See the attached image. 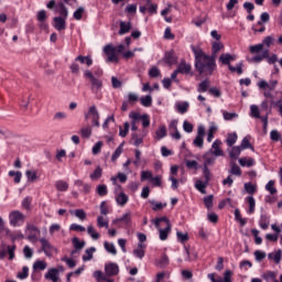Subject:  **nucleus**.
I'll return each mask as SVG.
<instances>
[{
    "label": "nucleus",
    "mask_w": 282,
    "mask_h": 282,
    "mask_svg": "<svg viewBox=\"0 0 282 282\" xmlns=\"http://www.w3.org/2000/svg\"><path fill=\"white\" fill-rule=\"evenodd\" d=\"M29 182H34L36 180V171L29 170L25 172Z\"/></svg>",
    "instance_id": "64"
},
{
    "label": "nucleus",
    "mask_w": 282,
    "mask_h": 282,
    "mask_svg": "<svg viewBox=\"0 0 282 282\" xmlns=\"http://www.w3.org/2000/svg\"><path fill=\"white\" fill-rule=\"evenodd\" d=\"M276 80H271L270 83L265 80H260L258 83V87L259 89H268L269 91H274V89L276 88Z\"/></svg>",
    "instance_id": "13"
},
{
    "label": "nucleus",
    "mask_w": 282,
    "mask_h": 282,
    "mask_svg": "<svg viewBox=\"0 0 282 282\" xmlns=\"http://www.w3.org/2000/svg\"><path fill=\"white\" fill-rule=\"evenodd\" d=\"M245 189L247 191V193L249 195H254V193H257V187L254 185H252V183H246Z\"/></svg>",
    "instance_id": "58"
},
{
    "label": "nucleus",
    "mask_w": 282,
    "mask_h": 282,
    "mask_svg": "<svg viewBox=\"0 0 282 282\" xmlns=\"http://www.w3.org/2000/svg\"><path fill=\"white\" fill-rule=\"evenodd\" d=\"M239 164L240 166H247L248 169H250V166H254V159L241 158L239 159Z\"/></svg>",
    "instance_id": "30"
},
{
    "label": "nucleus",
    "mask_w": 282,
    "mask_h": 282,
    "mask_svg": "<svg viewBox=\"0 0 282 282\" xmlns=\"http://www.w3.org/2000/svg\"><path fill=\"white\" fill-rule=\"evenodd\" d=\"M84 76L85 78H88V80H90V89L95 94V96H99L100 91H102V79L94 76V73H91V70H85Z\"/></svg>",
    "instance_id": "3"
},
{
    "label": "nucleus",
    "mask_w": 282,
    "mask_h": 282,
    "mask_svg": "<svg viewBox=\"0 0 282 282\" xmlns=\"http://www.w3.org/2000/svg\"><path fill=\"white\" fill-rule=\"evenodd\" d=\"M40 243L42 246L44 254H46V257H52V252H54V247L52 246V243H50V240L41 238Z\"/></svg>",
    "instance_id": "9"
},
{
    "label": "nucleus",
    "mask_w": 282,
    "mask_h": 282,
    "mask_svg": "<svg viewBox=\"0 0 282 282\" xmlns=\"http://www.w3.org/2000/svg\"><path fill=\"white\" fill-rule=\"evenodd\" d=\"M104 248L110 254H118V250H116V246L113 243H109L108 241L104 242Z\"/></svg>",
    "instance_id": "37"
},
{
    "label": "nucleus",
    "mask_w": 282,
    "mask_h": 282,
    "mask_svg": "<svg viewBox=\"0 0 282 282\" xmlns=\"http://www.w3.org/2000/svg\"><path fill=\"white\" fill-rule=\"evenodd\" d=\"M26 232L29 241H39V237L41 236V229H39V227L28 224Z\"/></svg>",
    "instance_id": "6"
},
{
    "label": "nucleus",
    "mask_w": 282,
    "mask_h": 282,
    "mask_svg": "<svg viewBox=\"0 0 282 282\" xmlns=\"http://www.w3.org/2000/svg\"><path fill=\"white\" fill-rule=\"evenodd\" d=\"M156 140H162L163 138H166V126H160L159 129L155 132Z\"/></svg>",
    "instance_id": "32"
},
{
    "label": "nucleus",
    "mask_w": 282,
    "mask_h": 282,
    "mask_svg": "<svg viewBox=\"0 0 282 282\" xmlns=\"http://www.w3.org/2000/svg\"><path fill=\"white\" fill-rule=\"evenodd\" d=\"M204 204L208 210L213 208V195L204 197Z\"/></svg>",
    "instance_id": "63"
},
{
    "label": "nucleus",
    "mask_w": 282,
    "mask_h": 282,
    "mask_svg": "<svg viewBox=\"0 0 282 282\" xmlns=\"http://www.w3.org/2000/svg\"><path fill=\"white\" fill-rule=\"evenodd\" d=\"M261 44L263 45V47H270L271 45H274V37L272 35H269L264 37Z\"/></svg>",
    "instance_id": "54"
},
{
    "label": "nucleus",
    "mask_w": 282,
    "mask_h": 282,
    "mask_svg": "<svg viewBox=\"0 0 282 282\" xmlns=\"http://www.w3.org/2000/svg\"><path fill=\"white\" fill-rule=\"evenodd\" d=\"M230 173H231V175L241 176V167H239V165H237V163H231Z\"/></svg>",
    "instance_id": "56"
},
{
    "label": "nucleus",
    "mask_w": 282,
    "mask_h": 282,
    "mask_svg": "<svg viewBox=\"0 0 282 282\" xmlns=\"http://www.w3.org/2000/svg\"><path fill=\"white\" fill-rule=\"evenodd\" d=\"M206 186H208V182L206 181L198 180L195 183V188L199 191V193H202L203 195H206Z\"/></svg>",
    "instance_id": "22"
},
{
    "label": "nucleus",
    "mask_w": 282,
    "mask_h": 282,
    "mask_svg": "<svg viewBox=\"0 0 282 282\" xmlns=\"http://www.w3.org/2000/svg\"><path fill=\"white\" fill-rule=\"evenodd\" d=\"M142 107H151L153 105V98L151 95L144 96L140 98Z\"/></svg>",
    "instance_id": "39"
},
{
    "label": "nucleus",
    "mask_w": 282,
    "mask_h": 282,
    "mask_svg": "<svg viewBox=\"0 0 282 282\" xmlns=\"http://www.w3.org/2000/svg\"><path fill=\"white\" fill-rule=\"evenodd\" d=\"M237 139H238V137H237L236 132L229 133L227 137V140H226V144L228 147H232L236 144Z\"/></svg>",
    "instance_id": "38"
},
{
    "label": "nucleus",
    "mask_w": 282,
    "mask_h": 282,
    "mask_svg": "<svg viewBox=\"0 0 282 282\" xmlns=\"http://www.w3.org/2000/svg\"><path fill=\"white\" fill-rule=\"evenodd\" d=\"M224 50V43L221 42H213L212 44V57L217 58V54Z\"/></svg>",
    "instance_id": "16"
},
{
    "label": "nucleus",
    "mask_w": 282,
    "mask_h": 282,
    "mask_svg": "<svg viewBox=\"0 0 282 282\" xmlns=\"http://www.w3.org/2000/svg\"><path fill=\"white\" fill-rule=\"evenodd\" d=\"M203 177L204 182L210 183V180L213 178V174L210 173V170L208 167L203 166Z\"/></svg>",
    "instance_id": "49"
},
{
    "label": "nucleus",
    "mask_w": 282,
    "mask_h": 282,
    "mask_svg": "<svg viewBox=\"0 0 282 282\" xmlns=\"http://www.w3.org/2000/svg\"><path fill=\"white\" fill-rule=\"evenodd\" d=\"M259 226L260 228H262V230H268L270 226V218L267 215L262 214L260 217Z\"/></svg>",
    "instance_id": "24"
},
{
    "label": "nucleus",
    "mask_w": 282,
    "mask_h": 282,
    "mask_svg": "<svg viewBox=\"0 0 282 282\" xmlns=\"http://www.w3.org/2000/svg\"><path fill=\"white\" fill-rule=\"evenodd\" d=\"M54 28L57 30V32H63L66 28V22L63 17H56L54 18Z\"/></svg>",
    "instance_id": "15"
},
{
    "label": "nucleus",
    "mask_w": 282,
    "mask_h": 282,
    "mask_svg": "<svg viewBox=\"0 0 282 282\" xmlns=\"http://www.w3.org/2000/svg\"><path fill=\"white\" fill-rule=\"evenodd\" d=\"M247 202L249 204L248 214L252 215L254 213V208L257 206V202L254 200V197H252V196H248L247 197Z\"/></svg>",
    "instance_id": "36"
},
{
    "label": "nucleus",
    "mask_w": 282,
    "mask_h": 282,
    "mask_svg": "<svg viewBox=\"0 0 282 282\" xmlns=\"http://www.w3.org/2000/svg\"><path fill=\"white\" fill-rule=\"evenodd\" d=\"M116 202L119 206H127V203L129 202V196L124 194V192H119L116 196Z\"/></svg>",
    "instance_id": "17"
},
{
    "label": "nucleus",
    "mask_w": 282,
    "mask_h": 282,
    "mask_svg": "<svg viewBox=\"0 0 282 282\" xmlns=\"http://www.w3.org/2000/svg\"><path fill=\"white\" fill-rule=\"evenodd\" d=\"M250 111H251V113H250L251 118H257V119L261 118V112L259 111V106L251 105Z\"/></svg>",
    "instance_id": "42"
},
{
    "label": "nucleus",
    "mask_w": 282,
    "mask_h": 282,
    "mask_svg": "<svg viewBox=\"0 0 282 282\" xmlns=\"http://www.w3.org/2000/svg\"><path fill=\"white\" fill-rule=\"evenodd\" d=\"M195 56V67L198 74H205V76H213V72L217 69V63H215V57L208 56L200 48L193 47Z\"/></svg>",
    "instance_id": "1"
},
{
    "label": "nucleus",
    "mask_w": 282,
    "mask_h": 282,
    "mask_svg": "<svg viewBox=\"0 0 282 282\" xmlns=\"http://www.w3.org/2000/svg\"><path fill=\"white\" fill-rule=\"evenodd\" d=\"M203 160H204L203 166L208 169V166H214V165H215V162H216V160H217V156H215V155H214L213 153H210V152H206V153L203 155Z\"/></svg>",
    "instance_id": "11"
},
{
    "label": "nucleus",
    "mask_w": 282,
    "mask_h": 282,
    "mask_svg": "<svg viewBox=\"0 0 282 282\" xmlns=\"http://www.w3.org/2000/svg\"><path fill=\"white\" fill-rule=\"evenodd\" d=\"M72 243L75 248V250H83L85 248V241H80V239H78V237H74L72 239Z\"/></svg>",
    "instance_id": "33"
},
{
    "label": "nucleus",
    "mask_w": 282,
    "mask_h": 282,
    "mask_svg": "<svg viewBox=\"0 0 282 282\" xmlns=\"http://www.w3.org/2000/svg\"><path fill=\"white\" fill-rule=\"evenodd\" d=\"M241 151H242L241 147H239V145L238 147H232L230 152H229V158L231 160H237L239 158V155H241Z\"/></svg>",
    "instance_id": "25"
},
{
    "label": "nucleus",
    "mask_w": 282,
    "mask_h": 282,
    "mask_svg": "<svg viewBox=\"0 0 282 282\" xmlns=\"http://www.w3.org/2000/svg\"><path fill=\"white\" fill-rule=\"evenodd\" d=\"M82 138H91V128L90 126H86L80 129Z\"/></svg>",
    "instance_id": "51"
},
{
    "label": "nucleus",
    "mask_w": 282,
    "mask_h": 282,
    "mask_svg": "<svg viewBox=\"0 0 282 282\" xmlns=\"http://www.w3.org/2000/svg\"><path fill=\"white\" fill-rule=\"evenodd\" d=\"M75 61L82 63V65H87V67H91V65H94V59H91L90 56L79 55L75 58Z\"/></svg>",
    "instance_id": "20"
},
{
    "label": "nucleus",
    "mask_w": 282,
    "mask_h": 282,
    "mask_svg": "<svg viewBox=\"0 0 282 282\" xmlns=\"http://www.w3.org/2000/svg\"><path fill=\"white\" fill-rule=\"evenodd\" d=\"M161 241H166L169 239V232H171V225L165 226L164 229H159Z\"/></svg>",
    "instance_id": "28"
},
{
    "label": "nucleus",
    "mask_w": 282,
    "mask_h": 282,
    "mask_svg": "<svg viewBox=\"0 0 282 282\" xmlns=\"http://www.w3.org/2000/svg\"><path fill=\"white\" fill-rule=\"evenodd\" d=\"M94 276L97 282H113V280L107 279V275L102 271H95Z\"/></svg>",
    "instance_id": "26"
},
{
    "label": "nucleus",
    "mask_w": 282,
    "mask_h": 282,
    "mask_svg": "<svg viewBox=\"0 0 282 282\" xmlns=\"http://www.w3.org/2000/svg\"><path fill=\"white\" fill-rule=\"evenodd\" d=\"M210 87V82L208 79L203 80L198 87H197V91L198 94H206V91H208V88Z\"/></svg>",
    "instance_id": "23"
},
{
    "label": "nucleus",
    "mask_w": 282,
    "mask_h": 282,
    "mask_svg": "<svg viewBox=\"0 0 282 282\" xmlns=\"http://www.w3.org/2000/svg\"><path fill=\"white\" fill-rule=\"evenodd\" d=\"M232 61H237V56L231 55V54H229V53H223V54L219 56V62H220L223 65H228V67H230V63H232Z\"/></svg>",
    "instance_id": "14"
},
{
    "label": "nucleus",
    "mask_w": 282,
    "mask_h": 282,
    "mask_svg": "<svg viewBox=\"0 0 282 282\" xmlns=\"http://www.w3.org/2000/svg\"><path fill=\"white\" fill-rule=\"evenodd\" d=\"M269 259H273L274 263H281L282 251L279 249L276 252L268 254Z\"/></svg>",
    "instance_id": "34"
},
{
    "label": "nucleus",
    "mask_w": 282,
    "mask_h": 282,
    "mask_svg": "<svg viewBox=\"0 0 282 282\" xmlns=\"http://www.w3.org/2000/svg\"><path fill=\"white\" fill-rule=\"evenodd\" d=\"M144 180H150L151 182L153 180V172L151 171L141 172V181L144 182Z\"/></svg>",
    "instance_id": "60"
},
{
    "label": "nucleus",
    "mask_w": 282,
    "mask_h": 282,
    "mask_svg": "<svg viewBox=\"0 0 282 282\" xmlns=\"http://www.w3.org/2000/svg\"><path fill=\"white\" fill-rule=\"evenodd\" d=\"M53 120H56L57 122H61L62 120H67V115L65 112H56L53 116Z\"/></svg>",
    "instance_id": "61"
},
{
    "label": "nucleus",
    "mask_w": 282,
    "mask_h": 282,
    "mask_svg": "<svg viewBox=\"0 0 282 282\" xmlns=\"http://www.w3.org/2000/svg\"><path fill=\"white\" fill-rule=\"evenodd\" d=\"M48 232L51 236H54L55 232H61V225H58V224L51 225Z\"/></svg>",
    "instance_id": "62"
},
{
    "label": "nucleus",
    "mask_w": 282,
    "mask_h": 282,
    "mask_svg": "<svg viewBox=\"0 0 282 282\" xmlns=\"http://www.w3.org/2000/svg\"><path fill=\"white\" fill-rule=\"evenodd\" d=\"M87 234L89 235V237H91V239H94V241H98V239H100V234H98V231H96V228H94V226H88L87 227Z\"/></svg>",
    "instance_id": "29"
},
{
    "label": "nucleus",
    "mask_w": 282,
    "mask_h": 282,
    "mask_svg": "<svg viewBox=\"0 0 282 282\" xmlns=\"http://www.w3.org/2000/svg\"><path fill=\"white\" fill-rule=\"evenodd\" d=\"M94 252H96L95 247L86 249L85 254L83 256V261H91L94 259Z\"/></svg>",
    "instance_id": "27"
},
{
    "label": "nucleus",
    "mask_w": 282,
    "mask_h": 282,
    "mask_svg": "<svg viewBox=\"0 0 282 282\" xmlns=\"http://www.w3.org/2000/svg\"><path fill=\"white\" fill-rule=\"evenodd\" d=\"M9 177H14V184H21V177H23V173L10 171Z\"/></svg>",
    "instance_id": "41"
},
{
    "label": "nucleus",
    "mask_w": 282,
    "mask_h": 282,
    "mask_svg": "<svg viewBox=\"0 0 282 282\" xmlns=\"http://www.w3.org/2000/svg\"><path fill=\"white\" fill-rule=\"evenodd\" d=\"M265 191L270 192L271 195H276V187H274V181H269L265 185Z\"/></svg>",
    "instance_id": "53"
},
{
    "label": "nucleus",
    "mask_w": 282,
    "mask_h": 282,
    "mask_svg": "<svg viewBox=\"0 0 282 282\" xmlns=\"http://www.w3.org/2000/svg\"><path fill=\"white\" fill-rule=\"evenodd\" d=\"M138 100H139V97H138V95H135V93L128 94V101L127 102L129 105H135L138 102Z\"/></svg>",
    "instance_id": "57"
},
{
    "label": "nucleus",
    "mask_w": 282,
    "mask_h": 282,
    "mask_svg": "<svg viewBox=\"0 0 282 282\" xmlns=\"http://www.w3.org/2000/svg\"><path fill=\"white\" fill-rule=\"evenodd\" d=\"M102 177V167L97 166L94 173L90 174V180L93 182H96L97 180H100Z\"/></svg>",
    "instance_id": "31"
},
{
    "label": "nucleus",
    "mask_w": 282,
    "mask_h": 282,
    "mask_svg": "<svg viewBox=\"0 0 282 282\" xmlns=\"http://www.w3.org/2000/svg\"><path fill=\"white\" fill-rule=\"evenodd\" d=\"M243 64L242 63H239L237 64V66H232V65H229L228 69L231 70L232 73L237 72V74L239 76H241V74H243Z\"/></svg>",
    "instance_id": "46"
},
{
    "label": "nucleus",
    "mask_w": 282,
    "mask_h": 282,
    "mask_svg": "<svg viewBox=\"0 0 282 282\" xmlns=\"http://www.w3.org/2000/svg\"><path fill=\"white\" fill-rule=\"evenodd\" d=\"M178 113H186L188 111V102H181L176 105Z\"/></svg>",
    "instance_id": "55"
},
{
    "label": "nucleus",
    "mask_w": 282,
    "mask_h": 282,
    "mask_svg": "<svg viewBox=\"0 0 282 282\" xmlns=\"http://www.w3.org/2000/svg\"><path fill=\"white\" fill-rule=\"evenodd\" d=\"M221 142L219 140H215L212 144V149L207 153H212V155L216 158H223L224 150H221Z\"/></svg>",
    "instance_id": "8"
},
{
    "label": "nucleus",
    "mask_w": 282,
    "mask_h": 282,
    "mask_svg": "<svg viewBox=\"0 0 282 282\" xmlns=\"http://www.w3.org/2000/svg\"><path fill=\"white\" fill-rule=\"evenodd\" d=\"M97 226L98 228H109V220H106L102 216H98Z\"/></svg>",
    "instance_id": "45"
},
{
    "label": "nucleus",
    "mask_w": 282,
    "mask_h": 282,
    "mask_svg": "<svg viewBox=\"0 0 282 282\" xmlns=\"http://www.w3.org/2000/svg\"><path fill=\"white\" fill-rule=\"evenodd\" d=\"M131 219H132L131 212H128V213L123 214L122 217L113 219L112 224H113V226H118V224H120V221H122V224H124V226L127 228H131Z\"/></svg>",
    "instance_id": "7"
},
{
    "label": "nucleus",
    "mask_w": 282,
    "mask_h": 282,
    "mask_svg": "<svg viewBox=\"0 0 282 282\" xmlns=\"http://www.w3.org/2000/svg\"><path fill=\"white\" fill-rule=\"evenodd\" d=\"M104 52L108 56L107 57L108 63H118L119 61L118 54H122V52H124V45L120 44L118 46H113L111 44H107L104 47Z\"/></svg>",
    "instance_id": "2"
},
{
    "label": "nucleus",
    "mask_w": 282,
    "mask_h": 282,
    "mask_svg": "<svg viewBox=\"0 0 282 282\" xmlns=\"http://www.w3.org/2000/svg\"><path fill=\"white\" fill-rule=\"evenodd\" d=\"M108 193L109 191L107 189V185L102 184L97 186V194L99 197H105Z\"/></svg>",
    "instance_id": "47"
},
{
    "label": "nucleus",
    "mask_w": 282,
    "mask_h": 282,
    "mask_svg": "<svg viewBox=\"0 0 282 282\" xmlns=\"http://www.w3.org/2000/svg\"><path fill=\"white\" fill-rule=\"evenodd\" d=\"M57 191H61L62 193H65V191H67V188H69V184H67V182L65 181H57L55 184Z\"/></svg>",
    "instance_id": "43"
},
{
    "label": "nucleus",
    "mask_w": 282,
    "mask_h": 282,
    "mask_svg": "<svg viewBox=\"0 0 282 282\" xmlns=\"http://www.w3.org/2000/svg\"><path fill=\"white\" fill-rule=\"evenodd\" d=\"M44 276L53 282H58V269H50Z\"/></svg>",
    "instance_id": "21"
},
{
    "label": "nucleus",
    "mask_w": 282,
    "mask_h": 282,
    "mask_svg": "<svg viewBox=\"0 0 282 282\" xmlns=\"http://www.w3.org/2000/svg\"><path fill=\"white\" fill-rule=\"evenodd\" d=\"M105 272L107 276H116L118 272H120V268L118 267V264L110 262L105 265Z\"/></svg>",
    "instance_id": "10"
},
{
    "label": "nucleus",
    "mask_w": 282,
    "mask_h": 282,
    "mask_svg": "<svg viewBox=\"0 0 282 282\" xmlns=\"http://www.w3.org/2000/svg\"><path fill=\"white\" fill-rule=\"evenodd\" d=\"M270 57V50L265 48L262 51V54H258L252 57V63H261L263 58H269Z\"/></svg>",
    "instance_id": "19"
},
{
    "label": "nucleus",
    "mask_w": 282,
    "mask_h": 282,
    "mask_svg": "<svg viewBox=\"0 0 282 282\" xmlns=\"http://www.w3.org/2000/svg\"><path fill=\"white\" fill-rule=\"evenodd\" d=\"M85 120H91L93 127H100V113L96 106L89 107L87 113H85Z\"/></svg>",
    "instance_id": "4"
},
{
    "label": "nucleus",
    "mask_w": 282,
    "mask_h": 282,
    "mask_svg": "<svg viewBox=\"0 0 282 282\" xmlns=\"http://www.w3.org/2000/svg\"><path fill=\"white\" fill-rule=\"evenodd\" d=\"M176 69L180 74H189L191 73V64L181 63Z\"/></svg>",
    "instance_id": "35"
},
{
    "label": "nucleus",
    "mask_w": 282,
    "mask_h": 282,
    "mask_svg": "<svg viewBox=\"0 0 282 282\" xmlns=\"http://www.w3.org/2000/svg\"><path fill=\"white\" fill-rule=\"evenodd\" d=\"M147 8L150 14H158V4L151 3V0H147Z\"/></svg>",
    "instance_id": "44"
},
{
    "label": "nucleus",
    "mask_w": 282,
    "mask_h": 282,
    "mask_svg": "<svg viewBox=\"0 0 282 282\" xmlns=\"http://www.w3.org/2000/svg\"><path fill=\"white\" fill-rule=\"evenodd\" d=\"M83 14H85V8L79 7L73 14L74 19L76 21H80L83 19Z\"/></svg>",
    "instance_id": "52"
},
{
    "label": "nucleus",
    "mask_w": 282,
    "mask_h": 282,
    "mask_svg": "<svg viewBox=\"0 0 282 282\" xmlns=\"http://www.w3.org/2000/svg\"><path fill=\"white\" fill-rule=\"evenodd\" d=\"M9 219H10V224L14 226V228H17L19 226H23L25 221V215H23V213L19 210L11 212L9 215Z\"/></svg>",
    "instance_id": "5"
},
{
    "label": "nucleus",
    "mask_w": 282,
    "mask_h": 282,
    "mask_svg": "<svg viewBox=\"0 0 282 282\" xmlns=\"http://www.w3.org/2000/svg\"><path fill=\"white\" fill-rule=\"evenodd\" d=\"M262 50H263V44L262 43L256 44V45H251L249 47V52L251 54H259V52H262Z\"/></svg>",
    "instance_id": "50"
},
{
    "label": "nucleus",
    "mask_w": 282,
    "mask_h": 282,
    "mask_svg": "<svg viewBox=\"0 0 282 282\" xmlns=\"http://www.w3.org/2000/svg\"><path fill=\"white\" fill-rule=\"evenodd\" d=\"M120 30H119V35L123 36V34H129L131 32V22H120Z\"/></svg>",
    "instance_id": "18"
},
{
    "label": "nucleus",
    "mask_w": 282,
    "mask_h": 282,
    "mask_svg": "<svg viewBox=\"0 0 282 282\" xmlns=\"http://www.w3.org/2000/svg\"><path fill=\"white\" fill-rule=\"evenodd\" d=\"M120 155H122V144H120L113 152L112 156H111V161L116 162V160H118V158H120Z\"/></svg>",
    "instance_id": "59"
},
{
    "label": "nucleus",
    "mask_w": 282,
    "mask_h": 282,
    "mask_svg": "<svg viewBox=\"0 0 282 282\" xmlns=\"http://www.w3.org/2000/svg\"><path fill=\"white\" fill-rule=\"evenodd\" d=\"M164 62L166 63V65L177 64V55H175V51L165 52Z\"/></svg>",
    "instance_id": "12"
},
{
    "label": "nucleus",
    "mask_w": 282,
    "mask_h": 282,
    "mask_svg": "<svg viewBox=\"0 0 282 282\" xmlns=\"http://www.w3.org/2000/svg\"><path fill=\"white\" fill-rule=\"evenodd\" d=\"M47 268V262L43 261V260H37L34 262L33 264V270H40L43 271Z\"/></svg>",
    "instance_id": "40"
},
{
    "label": "nucleus",
    "mask_w": 282,
    "mask_h": 282,
    "mask_svg": "<svg viewBox=\"0 0 282 282\" xmlns=\"http://www.w3.org/2000/svg\"><path fill=\"white\" fill-rule=\"evenodd\" d=\"M242 151L243 149H251L252 151L254 150V148L250 144V138L245 137L241 141V144L239 145Z\"/></svg>",
    "instance_id": "48"
}]
</instances>
